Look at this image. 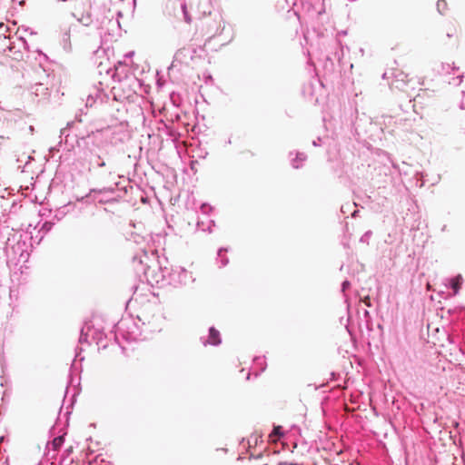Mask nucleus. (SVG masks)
<instances>
[{"mask_svg": "<svg viewBox=\"0 0 465 465\" xmlns=\"http://www.w3.org/2000/svg\"><path fill=\"white\" fill-rule=\"evenodd\" d=\"M66 3L65 9L82 25L92 24V0H62Z\"/></svg>", "mask_w": 465, "mask_h": 465, "instance_id": "f257e3e1", "label": "nucleus"}, {"mask_svg": "<svg viewBox=\"0 0 465 465\" xmlns=\"http://www.w3.org/2000/svg\"><path fill=\"white\" fill-rule=\"evenodd\" d=\"M208 342L212 345H217L221 342L219 331L212 327L209 331Z\"/></svg>", "mask_w": 465, "mask_h": 465, "instance_id": "f03ea898", "label": "nucleus"}, {"mask_svg": "<svg viewBox=\"0 0 465 465\" xmlns=\"http://www.w3.org/2000/svg\"><path fill=\"white\" fill-rule=\"evenodd\" d=\"M462 282H463V279H462L461 275H460V274L450 280V285H451V288L453 289L454 294H457L459 292V291L461 287Z\"/></svg>", "mask_w": 465, "mask_h": 465, "instance_id": "7ed1b4c3", "label": "nucleus"}, {"mask_svg": "<svg viewBox=\"0 0 465 465\" xmlns=\"http://www.w3.org/2000/svg\"><path fill=\"white\" fill-rule=\"evenodd\" d=\"M281 426L274 427L272 432L269 435L271 441L275 442L282 436Z\"/></svg>", "mask_w": 465, "mask_h": 465, "instance_id": "20e7f679", "label": "nucleus"}, {"mask_svg": "<svg viewBox=\"0 0 465 465\" xmlns=\"http://www.w3.org/2000/svg\"><path fill=\"white\" fill-rule=\"evenodd\" d=\"M361 301L364 302V304L368 307H371V299L370 297L367 295V296H364Z\"/></svg>", "mask_w": 465, "mask_h": 465, "instance_id": "39448f33", "label": "nucleus"}, {"mask_svg": "<svg viewBox=\"0 0 465 465\" xmlns=\"http://www.w3.org/2000/svg\"><path fill=\"white\" fill-rule=\"evenodd\" d=\"M214 22V25H215V27L213 28H208L207 29V33H211L213 31H216L217 30V25H218V22L216 20L213 21Z\"/></svg>", "mask_w": 465, "mask_h": 465, "instance_id": "423d86ee", "label": "nucleus"}, {"mask_svg": "<svg viewBox=\"0 0 465 465\" xmlns=\"http://www.w3.org/2000/svg\"><path fill=\"white\" fill-rule=\"evenodd\" d=\"M61 441H62V438H56L54 440V445L59 444Z\"/></svg>", "mask_w": 465, "mask_h": 465, "instance_id": "0eeeda50", "label": "nucleus"}, {"mask_svg": "<svg viewBox=\"0 0 465 465\" xmlns=\"http://www.w3.org/2000/svg\"><path fill=\"white\" fill-rule=\"evenodd\" d=\"M200 4L203 5L204 6H206V5H209V2H208V0H203V1H200Z\"/></svg>", "mask_w": 465, "mask_h": 465, "instance_id": "6e6552de", "label": "nucleus"}, {"mask_svg": "<svg viewBox=\"0 0 465 465\" xmlns=\"http://www.w3.org/2000/svg\"><path fill=\"white\" fill-rule=\"evenodd\" d=\"M186 21H187L188 23H190V22H191V18H190V17H188L187 15H186Z\"/></svg>", "mask_w": 465, "mask_h": 465, "instance_id": "1a4fd4ad", "label": "nucleus"}]
</instances>
